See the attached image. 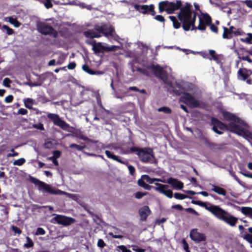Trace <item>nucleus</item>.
<instances>
[{
    "instance_id": "obj_1",
    "label": "nucleus",
    "mask_w": 252,
    "mask_h": 252,
    "mask_svg": "<svg viewBox=\"0 0 252 252\" xmlns=\"http://www.w3.org/2000/svg\"><path fill=\"white\" fill-rule=\"evenodd\" d=\"M197 13L192 11V6L190 3H186L184 6L181 7L178 14L179 20L182 23V27L185 31L196 30L195 23Z\"/></svg>"
},
{
    "instance_id": "obj_2",
    "label": "nucleus",
    "mask_w": 252,
    "mask_h": 252,
    "mask_svg": "<svg viewBox=\"0 0 252 252\" xmlns=\"http://www.w3.org/2000/svg\"><path fill=\"white\" fill-rule=\"evenodd\" d=\"M136 152L140 160L143 163H157L153 150L150 148H141L137 147H132L128 153Z\"/></svg>"
},
{
    "instance_id": "obj_3",
    "label": "nucleus",
    "mask_w": 252,
    "mask_h": 252,
    "mask_svg": "<svg viewBox=\"0 0 252 252\" xmlns=\"http://www.w3.org/2000/svg\"><path fill=\"white\" fill-rule=\"evenodd\" d=\"M211 124L213 125V130L220 135L222 134L223 132L219 130L218 128L222 130H228L234 133L236 126V124L234 122H230L228 125H226L214 117L211 118Z\"/></svg>"
},
{
    "instance_id": "obj_4",
    "label": "nucleus",
    "mask_w": 252,
    "mask_h": 252,
    "mask_svg": "<svg viewBox=\"0 0 252 252\" xmlns=\"http://www.w3.org/2000/svg\"><path fill=\"white\" fill-rule=\"evenodd\" d=\"M182 2L181 0H177L176 2L167 0L161 1L158 3L159 12L165 11L168 14H172L175 10L180 9Z\"/></svg>"
},
{
    "instance_id": "obj_5",
    "label": "nucleus",
    "mask_w": 252,
    "mask_h": 252,
    "mask_svg": "<svg viewBox=\"0 0 252 252\" xmlns=\"http://www.w3.org/2000/svg\"><path fill=\"white\" fill-rule=\"evenodd\" d=\"M36 27L38 31L42 34L50 35L54 38H57L58 36L57 31L52 26L46 22H38Z\"/></svg>"
},
{
    "instance_id": "obj_6",
    "label": "nucleus",
    "mask_w": 252,
    "mask_h": 252,
    "mask_svg": "<svg viewBox=\"0 0 252 252\" xmlns=\"http://www.w3.org/2000/svg\"><path fill=\"white\" fill-rule=\"evenodd\" d=\"M86 43L93 46V50L95 54L103 53L104 52L116 51L118 49L117 46H105L101 42L96 43L94 40L93 41H87Z\"/></svg>"
},
{
    "instance_id": "obj_7",
    "label": "nucleus",
    "mask_w": 252,
    "mask_h": 252,
    "mask_svg": "<svg viewBox=\"0 0 252 252\" xmlns=\"http://www.w3.org/2000/svg\"><path fill=\"white\" fill-rule=\"evenodd\" d=\"M180 101L187 104L189 107L193 108L201 107L203 103L196 99L189 93H185L180 98Z\"/></svg>"
},
{
    "instance_id": "obj_8",
    "label": "nucleus",
    "mask_w": 252,
    "mask_h": 252,
    "mask_svg": "<svg viewBox=\"0 0 252 252\" xmlns=\"http://www.w3.org/2000/svg\"><path fill=\"white\" fill-rule=\"evenodd\" d=\"M147 68L152 71L154 75L162 80L164 83H167L168 80V74L166 70L158 64H151L147 66Z\"/></svg>"
},
{
    "instance_id": "obj_9",
    "label": "nucleus",
    "mask_w": 252,
    "mask_h": 252,
    "mask_svg": "<svg viewBox=\"0 0 252 252\" xmlns=\"http://www.w3.org/2000/svg\"><path fill=\"white\" fill-rule=\"evenodd\" d=\"M32 184L37 189L42 192H46L49 194H56V191L50 186V185L40 181L39 180L32 177Z\"/></svg>"
},
{
    "instance_id": "obj_10",
    "label": "nucleus",
    "mask_w": 252,
    "mask_h": 252,
    "mask_svg": "<svg viewBox=\"0 0 252 252\" xmlns=\"http://www.w3.org/2000/svg\"><path fill=\"white\" fill-rule=\"evenodd\" d=\"M207 210L211 212L217 218L222 221L224 217H226V215H228L227 212L217 205H210L207 208Z\"/></svg>"
},
{
    "instance_id": "obj_11",
    "label": "nucleus",
    "mask_w": 252,
    "mask_h": 252,
    "mask_svg": "<svg viewBox=\"0 0 252 252\" xmlns=\"http://www.w3.org/2000/svg\"><path fill=\"white\" fill-rule=\"evenodd\" d=\"M47 117L55 125L59 126L63 130H66L69 127V125L62 120L58 114L49 113L47 115Z\"/></svg>"
},
{
    "instance_id": "obj_12",
    "label": "nucleus",
    "mask_w": 252,
    "mask_h": 252,
    "mask_svg": "<svg viewBox=\"0 0 252 252\" xmlns=\"http://www.w3.org/2000/svg\"><path fill=\"white\" fill-rule=\"evenodd\" d=\"M94 30L97 31L99 34H102L106 37L112 36L113 33L114 32V29L111 26H108L106 24L99 26L95 25L94 26Z\"/></svg>"
},
{
    "instance_id": "obj_13",
    "label": "nucleus",
    "mask_w": 252,
    "mask_h": 252,
    "mask_svg": "<svg viewBox=\"0 0 252 252\" xmlns=\"http://www.w3.org/2000/svg\"><path fill=\"white\" fill-rule=\"evenodd\" d=\"M53 220L57 223L64 226L70 225L75 221V220L73 218L60 215H56V216L53 218Z\"/></svg>"
},
{
    "instance_id": "obj_14",
    "label": "nucleus",
    "mask_w": 252,
    "mask_h": 252,
    "mask_svg": "<svg viewBox=\"0 0 252 252\" xmlns=\"http://www.w3.org/2000/svg\"><path fill=\"white\" fill-rule=\"evenodd\" d=\"M140 8V12L144 14H150L152 16H155L156 15V11H155V6L154 4H151L148 5H139L136 4L135 5V8L137 10H139L138 8Z\"/></svg>"
},
{
    "instance_id": "obj_15",
    "label": "nucleus",
    "mask_w": 252,
    "mask_h": 252,
    "mask_svg": "<svg viewBox=\"0 0 252 252\" xmlns=\"http://www.w3.org/2000/svg\"><path fill=\"white\" fill-rule=\"evenodd\" d=\"M155 185L157 187L154 188L155 190L163 194L169 198H171L173 197L172 191L171 189H165L168 188V185L158 183H155Z\"/></svg>"
},
{
    "instance_id": "obj_16",
    "label": "nucleus",
    "mask_w": 252,
    "mask_h": 252,
    "mask_svg": "<svg viewBox=\"0 0 252 252\" xmlns=\"http://www.w3.org/2000/svg\"><path fill=\"white\" fill-rule=\"evenodd\" d=\"M234 132L239 135L243 136L246 139H250L252 140V132L250 130L246 129L243 127L236 124L235 127Z\"/></svg>"
},
{
    "instance_id": "obj_17",
    "label": "nucleus",
    "mask_w": 252,
    "mask_h": 252,
    "mask_svg": "<svg viewBox=\"0 0 252 252\" xmlns=\"http://www.w3.org/2000/svg\"><path fill=\"white\" fill-rule=\"evenodd\" d=\"M191 239L196 242H203L206 240V237L203 233L198 232L197 229H192L189 234Z\"/></svg>"
},
{
    "instance_id": "obj_18",
    "label": "nucleus",
    "mask_w": 252,
    "mask_h": 252,
    "mask_svg": "<svg viewBox=\"0 0 252 252\" xmlns=\"http://www.w3.org/2000/svg\"><path fill=\"white\" fill-rule=\"evenodd\" d=\"M138 213L140 221H145L151 214V211L148 206H144L139 209Z\"/></svg>"
},
{
    "instance_id": "obj_19",
    "label": "nucleus",
    "mask_w": 252,
    "mask_h": 252,
    "mask_svg": "<svg viewBox=\"0 0 252 252\" xmlns=\"http://www.w3.org/2000/svg\"><path fill=\"white\" fill-rule=\"evenodd\" d=\"M205 144L212 150H221L224 149V144H217L210 141L207 138H204Z\"/></svg>"
},
{
    "instance_id": "obj_20",
    "label": "nucleus",
    "mask_w": 252,
    "mask_h": 252,
    "mask_svg": "<svg viewBox=\"0 0 252 252\" xmlns=\"http://www.w3.org/2000/svg\"><path fill=\"white\" fill-rule=\"evenodd\" d=\"M166 183L171 185L172 187L179 189H181L184 187L183 183L172 177L168 178Z\"/></svg>"
},
{
    "instance_id": "obj_21",
    "label": "nucleus",
    "mask_w": 252,
    "mask_h": 252,
    "mask_svg": "<svg viewBox=\"0 0 252 252\" xmlns=\"http://www.w3.org/2000/svg\"><path fill=\"white\" fill-rule=\"evenodd\" d=\"M171 87L172 88L173 93L177 95H180L182 94H184L185 93L184 87L179 83H175L174 85L171 86Z\"/></svg>"
},
{
    "instance_id": "obj_22",
    "label": "nucleus",
    "mask_w": 252,
    "mask_h": 252,
    "mask_svg": "<svg viewBox=\"0 0 252 252\" xmlns=\"http://www.w3.org/2000/svg\"><path fill=\"white\" fill-rule=\"evenodd\" d=\"M238 220V219L231 215L228 212V215H226V217H224L223 221H224L226 223L228 224L231 226H234Z\"/></svg>"
},
{
    "instance_id": "obj_23",
    "label": "nucleus",
    "mask_w": 252,
    "mask_h": 252,
    "mask_svg": "<svg viewBox=\"0 0 252 252\" xmlns=\"http://www.w3.org/2000/svg\"><path fill=\"white\" fill-rule=\"evenodd\" d=\"M84 36L88 38H98L101 36V35L97 32H94L93 30H89L85 31L83 33Z\"/></svg>"
},
{
    "instance_id": "obj_24",
    "label": "nucleus",
    "mask_w": 252,
    "mask_h": 252,
    "mask_svg": "<svg viewBox=\"0 0 252 252\" xmlns=\"http://www.w3.org/2000/svg\"><path fill=\"white\" fill-rule=\"evenodd\" d=\"M222 115L226 121H236L237 119L236 116L226 111H222Z\"/></svg>"
},
{
    "instance_id": "obj_25",
    "label": "nucleus",
    "mask_w": 252,
    "mask_h": 252,
    "mask_svg": "<svg viewBox=\"0 0 252 252\" xmlns=\"http://www.w3.org/2000/svg\"><path fill=\"white\" fill-rule=\"evenodd\" d=\"M213 188L211 189L212 191L217 193L220 195L225 196L226 194V191L223 188H222L219 186H216L214 185H212Z\"/></svg>"
},
{
    "instance_id": "obj_26",
    "label": "nucleus",
    "mask_w": 252,
    "mask_h": 252,
    "mask_svg": "<svg viewBox=\"0 0 252 252\" xmlns=\"http://www.w3.org/2000/svg\"><path fill=\"white\" fill-rule=\"evenodd\" d=\"M145 181V180H144V178H142L141 176V178L139 179L137 181L138 185L141 187H142L145 189L150 190L152 188V186L146 184Z\"/></svg>"
},
{
    "instance_id": "obj_27",
    "label": "nucleus",
    "mask_w": 252,
    "mask_h": 252,
    "mask_svg": "<svg viewBox=\"0 0 252 252\" xmlns=\"http://www.w3.org/2000/svg\"><path fill=\"white\" fill-rule=\"evenodd\" d=\"M82 69L84 71L87 72L88 73L91 75H95V74H102V72H99L98 71H95L91 69L88 65L84 64L82 66Z\"/></svg>"
},
{
    "instance_id": "obj_28",
    "label": "nucleus",
    "mask_w": 252,
    "mask_h": 252,
    "mask_svg": "<svg viewBox=\"0 0 252 252\" xmlns=\"http://www.w3.org/2000/svg\"><path fill=\"white\" fill-rule=\"evenodd\" d=\"M105 153L108 158L113 159V160H116L121 163H124L122 159H121L119 157L114 155L110 151L106 150L105 151Z\"/></svg>"
},
{
    "instance_id": "obj_29",
    "label": "nucleus",
    "mask_w": 252,
    "mask_h": 252,
    "mask_svg": "<svg viewBox=\"0 0 252 252\" xmlns=\"http://www.w3.org/2000/svg\"><path fill=\"white\" fill-rule=\"evenodd\" d=\"M209 53L211 56V57L209 56V60H213L217 63H219L220 62V59L219 58V55L216 54V51L215 50H209Z\"/></svg>"
},
{
    "instance_id": "obj_30",
    "label": "nucleus",
    "mask_w": 252,
    "mask_h": 252,
    "mask_svg": "<svg viewBox=\"0 0 252 252\" xmlns=\"http://www.w3.org/2000/svg\"><path fill=\"white\" fill-rule=\"evenodd\" d=\"M241 211L244 215L252 218V208L242 207L241 208Z\"/></svg>"
},
{
    "instance_id": "obj_31",
    "label": "nucleus",
    "mask_w": 252,
    "mask_h": 252,
    "mask_svg": "<svg viewBox=\"0 0 252 252\" xmlns=\"http://www.w3.org/2000/svg\"><path fill=\"white\" fill-rule=\"evenodd\" d=\"M223 32L222 34V37L224 39H230L233 37L232 32L228 30V28L225 27H223Z\"/></svg>"
},
{
    "instance_id": "obj_32",
    "label": "nucleus",
    "mask_w": 252,
    "mask_h": 252,
    "mask_svg": "<svg viewBox=\"0 0 252 252\" xmlns=\"http://www.w3.org/2000/svg\"><path fill=\"white\" fill-rule=\"evenodd\" d=\"M238 76L241 77L243 80L245 81L249 77L250 74L247 72H244V70L240 68L238 71Z\"/></svg>"
},
{
    "instance_id": "obj_33",
    "label": "nucleus",
    "mask_w": 252,
    "mask_h": 252,
    "mask_svg": "<svg viewBox=\"0 0 252 252\" xmlns=\"http://www.w3.org/2000/svg\"><path fill=\"white\" fill-rule=\"evenodd\" d=\"M131 69L133 72H134L135 70H137L138 72L142 73V74H144L146 76H148L149 75V73L147 69H143L140 67H136L134 66H132L131 67Z\"/></svg>"
},
{
    "instance_id": "obj_34",
    "label": "nucleus",
    "mask_w": 252,
    "mask_h": 252,
    "mask_svg": "<svg viewBox=\"0 0 252 252\" xmlns=\"http://www.w3.org/2000/svg\"><path fill=\"white\" fill-rule=\"evenodd\" d=\"M204 20V23L207 26L211 25L212 21L211 16L207 13L201 14Z\"/></svg>"
},
{
    "instance_id": "obj_35",
    "label": "nucleus",
    "mask_w": 252,
    "mask_h": 252,
    "mask_svg": "<svg viewBox=\"0 0 252 252\" xmlns=\"http://www.w3.org/2000/svg\"><path fill=\"white\" fill-rule=\"evenodd\" d=\"M174 196L176 199H179V200H183V199H184L187 198H189L190 199L192 198V197L190 196H189L184 194H182V193H178V192L175 193L174 194Z\"/></svg>"
},
{
    "instance_id": "obj_36",
    "label": "nucleus",
    "mask_w": 252,
    "mask_h": 252,
    "mask_svg": "<svg viewBox=\"0 0 252 252\" xmlns=\"http://www.w3.org/2000/svg\"><path fill=\"white\" fill-rule=\"evenodd\" d=\"M206 25L203 22V19L201 18H199V25L197 27H196V29L200 31H204L206 28Z\"/></svg>"
},
{
    "instance_id": "obj_37",
    "label": "nucleus",
    "mask_w": 252,
    "mask_h": 252,
    "mask_svg": "<svg viewBox=\"0 0 252 252\" xmlns=\"http://www.w3.org/2000/svg\"><path fill=\"white\" fill-rule=\"evenodd\" d=\"M191 202V203H192L193 204L198 205L200 206L204 207L206 210H207V208H208V206L207 205L206 203L203 202H202L200 201H195V200H192Z\"/></svg>"
},
{
    "instance_id": "obj_38",
    "label": "nucleus",
    "mask_w": 252,
    "mask_h": 252,
    "mask_svg": "<svg viewBox=\"0 0 252 252\" xmlns=\"http://www.w3.org/2000/svg\"><path fill=\"white\" fill-rule=\"evenodd\" d=\"M158 112H162L164 113L165 114H170V113H171V112H172L170 108L166 107V106H163V107L159 108L158 109Z\"/></svg>"
},
{
    "instance_id": "obj_39",
    "label": "nucleus",
    "mask_w": 252,
    "mask_h": 252,
    "mask_svg": "<svg viewBox=\"0 0 252 252\" xmlns=\"http://www.w3.org/2000/svg\"><path fill=\"white\" fill-rule=\"evenodd\" d=\"M243 238L251 244V247L252 248V235L246 232Z\"/></svg>"
},
{
    "instance_id": "obj_40",
    "label": "nucleus",
    "mask_w": 252,
    "mask_h": 252,
    "mask_svg": "<svg viewBox=\"0 0 252 252\" xmlns=\"http://www.w3.org/2000/svg\"><path fill=\"white\" fill-rule=\"evenodd\" d=\"M69 147L72 149L75 148L78 151H81L86 148V146L85 145H84L83 146H81V145H77L76 144H71L70 145Z\"/></svg>"
},
{
    "instance_id": "obj_41",
    "label": "nucleus",
    "mask_w": 252,
    "mask_h": 252,
    "mask_svg": "<svg viewBox=\"0 0 252 252\" xmlns=\"http://www.w3.org/2000/svg\"><path fill=\"white\" fill-rule=\"evenodd\" d=\"M8 21L13 25L15 27H18L20 26V23L16 19L12 17H9Z\"/></svg>"
},
{
    "instance_id": "obj_42",
    "label": "nucleus",
    "mask_w": 252,
    "mask_h": 252,
    "mask_svg": "<svg viewBox=\"0 0 252 252\" xmlns=\"http://www.w3.org/2000/svg\"><path fill=\"white\" fill-rule=\"evenodd\" d=\"M148 193L147 192H142L141 191H137L134 193V196L136 199H139L146 195Z\"/></svg>"
},
{
    "instance_id": "obj_43",
    "label": "nucleus",
    "mask_w": 252,
    "mask_h": 252,
    "mask_svg": "<svg viewBox=\"0 0 252 252\" xmlns=\"http://www.w3.org/2000/svg\"><path fill=\"white\" fill-rule=\"evenodd\" d=\"M25 161H26V160H25V158H19L18 159L15 160L13 162V164L14 165L21 166V165H23L25 162Z\"/></svg>"
},
{
    "instance_id": "obj_44",
    "label": "nucleus",
    "mask_w": 252,
    "mask_h": 252,
    "mask_svg": "<svg viewBox=\"0 0 252 252\" xmlns=\"http://www.w3.org/2000/svg\"><path fill=\"white\" fill-rule=\"evenodd\" d=\"M142 178H144V180H145L146 182L149 184L154 183L153 178H151L148 175H142Z\"/></svg>"
},
{
    "instance_id": "obj_45",
    "label": "nucleus",
    "mask_w": 252,
    "mask_h": 252,
    "mask_svg": "<svg viewBox=\"0 0 252 252\" xmlns=\"http://www.w3.org/2000/svg\"><path fill=\"white\" fill-rule=\"evenodd\" d=\"M2 29L6 32V33L8 35H11L13 33V30L6 25H3L2 26Z\"/></svg>"
},
{
    "instance_id": "obj_46",
    "label": "nucleus",
    "mask_w": 252,
    "mask_h": 252,
    "mask_svg": "<svg viewBox=\"0 0 252 252\" xmlns=\"http://www.w3.org/2000/svg\"><path fill=\"white\" fill-rule=\"evenodd\" d=\"M24 102L25 105L27 108L30 109H32V99L28 98L27 99H25Z\"/></svg>"
},
{
    "instance_id": "obj_47",
    "label": "nucleus",
    "mask_w": 252,
    "mask_h": 252,
    "mask_svg": "<svg viewBox=\"0 0 252 252\" xmlns=\"http://www.w3.org/2000/svg\"><path fill=\"white\" fill-rule=\"evenodd\" d=\"M96 99L97 104H98V105L101 108H102V109H103L105 111H107V110L104 108V107H103V106L102 105V102H101V98H100V96H99V94L97 96H96Z\"/></svg>"
},
{
    "instance_id": "obj_48",
    "label": "nucleus",
    "mask_w": 252,
    "mask_h": 252,
    "mask_svg": "<svg viewBox=\"0 0 252 252\" xmlns=\"http://www.w3.org/2000/svg\"><path fill=\"white\" fill-rule=\"evenodd\" d=\"M182 243L183 245L184 249L186 251V252H190L189 250V245L185 239H183L182 241Z\"/></svg>"
},
{
    "instance_id": "obj_49",
    "label": "nucleus",
    "mask_w": 252,
    "mask_h": 252,
    "mask_svg": "<svg viewBox=\"0 0 252 252\" xmlns=\"http://www.w3.org/2000/svg\"><path fill=\"white\" fill-rule=\"evenodd\" d=\"M185 211L188 213H191L192 214L195 215V216H198L199 215V213L197 212L194 209L191 208H188L185 209Z\"/></svg>"
},
{
    "instance_id": "obj_50",
    "label": "nucleus",
    "mask_w": 252,
    "mask_h": 252,
    "mask_svg": "<svg viewBox=\"0 0 252 252\" xmlns=\"http://www.w3.org/2000/svg\"><path fill=\"white\" fill-rule=\"evenodd\" d=\"M248 37H246L244 40L242 39V40L246 42L248 44H252V33H248Z\"/></svg>"
},
{
    "instance_id": "obj_51",
    "label": "nucleus",
    "mask_w": 252,
    "mask_h": 252,
    "mask_svg": "<svg viewBox=\"0 0 252 252\" xmlns=\"http://www.w3.org/2000/svg\"><path fill=\"white\" fill-rule=\"evenodd\" d=\"M45 234V231L42 227L37 228L36 232L34 233V234L35 235H44Z\"/></svg>"
},
{
    "instance_id": "obj_52",
    "label": "nucleus",
    "mask_w": 252,
    "mask_h": 252,
    "mask_svg": "<svg viewBox=\"0 0 252 252\" xmlns=\"http://www.w3.org/2000/svg\"><path fill=\"white\" fill-rule=\"evenodd\" d=\"M230 174L232 176L234 179L240 185H241V181L238 178L235 172L232 171H229Z\"/></svg>"
},
{
    "instance_id": "obj_53",
    "label": "nucleus",
    "mask_w": 252,
    "mask_h": 252,
    "mask_svg": "<svg viewBox=\"0 0 252 252\" xmlns=\"http://www.w3.org/2000/svg\"><path fill=\"white\" fill-rule=\"evenodd\" d=\"M97 245L100 248H103L106 245L102 239H99L97 241Z\"/></svg>"
},
{
    "instance_id": "obj_54",
    "label": "nucleus",
    "mask_w": 252,
    "mask_h": 252,
    "mask_svg": "<svg viewBox=\"0 0 252 252\" xmlns=\"http://www.w3.org/2000/svg\"><path fill=\"white\" fill-rule=\"evenodd\" d=\"M53 156H52V157L55 158L57 159V158H59L61 157V152L59 151V150L54 151L53 152Z\"/></svg>"
},
{
    "instance_id": "obj_55",
    "label": "nucleus",
    "mask_w": 252,
    "mask_h": 252,
    "mask_svg": "<svg viewBox=\"0 0 252 252\" xmlns=\"http://www.w3.org/2000/svg\"><path fill=\"white\" fill-rule=\"evenodd\" d=\"M32 127L35 128L37 129H39L41 130H43L44 129L43 125L41 123H40L39 124L32 125Z\"/></svg>"
},
{
    "instance_id": "obj_56",
    "label": "nucleus",
    "mask_w": 252,
    "mask_h": 252,
    "mask_svg": "<svg viewBox=\"0 0 252 252\" xmlns=\"http://www.w3.org/2000/svg\"><path fill=\"white\" fill-rule=\"evenodd\" d=\"M132 250L136 252H144L145 250L141 249L138 247V246L133 245L132 246Z\"/></svg>"
},
{
    "instance_id": "obj_57",
    "label": "nucleus",
    "mask_w": 252,
    "mask_h": 252,
    "mask_svg": "<svg viewBox=\"0 0 252 252\" xmlns=\"http://www.w3.org/2000/svg\"><path fill=\"white\" fill-rule=\"evenodd\" d=\"M129 173L131 175H134L135 172V169L133 166L129 165L128 166Z\"/></svg>"
},
{
    "instance_id": "obj_58",
    "label": "nucleus",
    "mask_w": 252,
    "mask_h": 252,
    "mask_svg": "<svg viewBox=\"0 0 252 252\" xmlns=\"http://www.w3.org/2000/svg\"><path fill=\"white\" fill-rule=\"evenodd\" d=\"M209 26H210V29L212 32L216 33H218V28L214 24H212V23Z\"/></svg>"
},
{
    "instance_id": "obj_59",
    "label": "nucleus",
    "mask_w": 252,
    "mask_h": 252,
    "mask_svg": "<svg viewBox=\"0 0 252 252\" xmlns=\"http://www.w3.org/2000/svg\"><path fill=\"white\" fill-rule=\"evenodd\" d=\"M108 235L111 236L113 238L115 239H122L123 238V235H116L114 234L112 232H109Z\"/></svg>"
},
{
    "instance_id": "obj_60",
    "label": "nucleus",
    "mask_w": 252,
    "mask_h": 252,
    "mask_svg": "<svg viewBox=\"0 0 252 252\" xmlns=\"http://www.w3.org/2000/svg\"><path fill=\"white\" fill-rule=\"evenodd\" d=\"M118 248L120 249L122 252H131L130 250L127 249V248L124 245L119 246Z\"/></svg>"
},
{
    "instance_id": "obj_61",
    "label": "nucleus",
    "mask_w": 252,
    "mask_h": 252,
    "mask_svg": "<svg viewBox=\"0 0 252 252\" xmlns=\"http://www.w3.org/2000/svg\"><path fill=\"white\" fill-rule=\"evenodd\" d=\"M47 159L49 160L52 161V162L53 163V164L55 166H58L59 165V162H58V160H57V158H53L52 157H48L47 158Z\"/></svg>"
},
{
    "instance_id": "obj_62",
    "label": "nucleus",
    "mask_w": 252,
    "mask_h": 252,
    "mask_svg": "<svg viewBox=\"0 0 252 252\" xmlns=\"http://www.w3.org/2000/svg\"><path fill=\"white\" fill-rule=\"evenodd\" d=\"M10 82L11 81L9 78H5L3 80V85L5 87H9Z\"/></svg>"
},
{
    "instance_id": "obj_63",
    "label": "nucleus",
    "mask_w": 252,
    "mask_h": 252,
    "mask_svg": "<svg viewBox=\"0 0 252 252\" xmlns=\"http://www.w3.org/2000/svg\"><path fill=\"white\" fill-rule=\"evenodd\" d=\"M11 228L15 233L20 234L21 233V231L20 230V229L16 226H12Z\"/></svg>"
},
{
    "instance_id": "obj_64",
    "label": "nucleus",
    "mask_w": 252,
    "mask_h": 252,
    "mask_svg": "<svg viewBox=\"0 0 252 252\" xmlns=\"http://www.w3.org/2000/svg\"><path fill=\"white\" fill-rule=\"evenodd\" d=\"M155 19L157 20L158 21H159L160 22H164L165 21V19L162 15H158L156 16L155 17Z\"/></svg>"
}]
</instances>
